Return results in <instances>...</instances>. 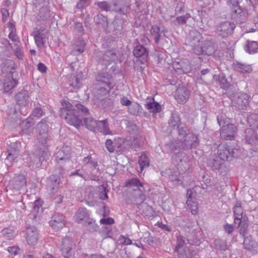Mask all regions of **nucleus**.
<instances>
[{"instance_id": "obj_11", "label": "nucleus", "mask_w": 258, "mask_h": 258, "mask_svg": "<svg viewBox=\"0 0 258 258\" xmlns=\"http://www.w3.org/2000/svg\"><path fill=\"white\" fill-rule=\"evenodd\" d=\"M240 233L243 235L244 237L243 245L244 248L251 252L253 254L258 252L257 242L253 239L251 235L245 236L244 232L240 230Z\"/></svg>"}, {"instance_id": "obj_17", "label": "nucleus", "mask_w": 258, "mask_h": 258, "mask_svg": "<svg viewBox=\"0 0 258 258\" xmlns=\"http://www.w3.org/2000/svg\"><path fill=\"white\" fill-rule=\"evenodd\" d=\"M38 232L35 227L30 226L26 229V240L29 245L35 244L38 239Z\"/></svg>"}, {"instance_id": "obj_20", "label": "nucleus", "mask_w": 258, "mask_h": 258, "mask_svg": "<svg viewBox=\"0 0 258 258\" xmlns=\"http://www.w3.org/2000/svg\"><path fill=\"white\" fill-rule=\"evenodd\" d=\"M145 106L147 110L154 113L160 112L161 110L160 105L155 101L153 97H147Z\"/></svg>"}, {"instance_id": "obj_25", "label": "nucleus", "mask_w": 258, "mask_h": 258, "mask_svg": "<svg viewBox=\"0 0 258 258\" xmlns=\"http://www.w3.org/2000/svg\"><path fill=\"white\" fill-rule=\"evenodd\" d=\"M134 54L136 57H142L141 62L144 63L147 60L148 51L142 45H137L134 49Z\"/></svg>"}, {"instance_id": "obj_34", "label": "nucleus", "mask_w": 258, "mask_h": 258, "mask_svg": "<svg viewBox=\"0 0 258 258\" xmlns=\"http://www.w3.org/2000/svg\"><path fill=\"white\" fill-rule=\"evenodd\" d=\"M1 233L2 235L10 240L14 239L18 235L17 232H16L14 229L11 228L4 229L1 231Z\"/></svg>"}, {"instance_id": "obj_29", "label": "nucleus", "mask_w": 258, "mask_h": 258, "mask_svg": "<svg viewBox=\"0 0 258 258\" xmlns=\"http://www.w3.org/2000/svg\"><path fill=\"white\" fill-rule=\"evenodd\" d=\"M249 97L246 94H241L237 98V104L239 109H244L248 105Z\"/></svg>"}, {"instance_id": "obj_10", "label": "nucleus", "mask_w": 258, "mask_h": 258, "mask_svg": "<svg viewBox=\"0 0 258 258\" xmlns=\"http://www.w3.org/2000/svg\"><path fill=\"white\" fill-rule=\"evenodd\" d=\"M91 124L89 125L90 131H97L103 135H111L112 132L109 130L107 119L97 121L94 119H91Z\"/></svg>"}, {"instance_id": "obj_62", "label": "nucleus", "mask_w": 258, "mask_h": 258, "mask_svg": "<svg viewBox=\"0 0 258 258\" xmlns=\"http://www.w3.org/2000/svg\"><path fill=\"white\" fill-rule=\"evenodd\" d=\"M84 257L85 258H106L105 256L101 255H92L90 256L85 255Z\"/></svg>"}, {"instance_id": "obj_31", "label": "nucleus", "mask_w": 258, "mask_h": 258, "mask_svg": "<svg viewBox=\"0 0 258 258\" xmlns=\"http://www.w3.org/2000/svg\"><path fill=\"white\" fill-rule=\"evenodd\" d=\"M39 162L36 163V167L40 166L42 161L48 159L50 156V154L48 151L47 149L44 147L43 150L41 149H40L39 152Z\"/></svg>"}, {"instance_id": "obj_16", "label": "nucleus", "mask_w": 258, "mask_h": 258, "mask_svg": "<svg viewBox=\"0 0 258 258\" xmlns=\"http://www.w3.org/2000/svg\"><path fill=\"white\" fill-rule=\"evenodd\" d=\"M235 27L234 23L226 21L221 23L217 27V32L219 35L224 37L226 35L231 34Z\"/></svg>"}, {"instance_id": "obj_38", "label": "nucleus", "mask_w": 258, "mask_h": 258, "mask_svg": "<svg viewBox=\"0 0 258 258\" xmlns=\"http://www.w3.org/2000/svg\"><path fill=\"white\" fill-rule=\"evenodd\" d=\"M214 244L215 248L219 250H225L228 248L226 242L220 239H215Z\"/></svg>"}, {"instance_id": "obj_52", "label": "nucleus", "mask_w": 258, "mask_h": 258, "mask_svg": "<svg viewBox=\"0 0 258 258\" xmlns=\"http://www.w3.org/2000/svg\"><path fill=\"white\" fill-rule=\"evenodd\" d=\"M103 58L108 61L113 60L114 59V56L112 51L109 50L107 51L104 55Z\"/></svg>"}, {"instance_id": "obj_54", "label": "nucleus", "mask_w": 258, "mask_h": 258, "mask_svg": "<svg viewBox=\"0 0 258 258\" xmlns=\"http://www.w3.org/2000/svg\"><path fill=\"white\" fill-rule=\"evenodd\" d=\"M114 220L111 218H103L100 220V222L101 224H112L114 223Z\"/></svg>"}, {"instance_id": "obj_55", "label": "nucleus", "mask_w": 258, "mask_h": 258, "mask_svg": "<svg viewBox=\"0 0 258 258\" xmlns=\"http://www.w3.org/2000/svg\"><path fill=\"white\" fill-rule=\"evenodd\" d=\"M224 230L228 234H231L233 231V226L232 225L226 224L224 226Z\"/></svg>"}, {"instance_id": "obj_32", "label": "nucleus", "mask_w": 258, "mask_h": 258, "mask_svg": "<svg viewBox=\"0 0 258 258\" xmlns=\"http://www.w3.org/2000/svg\"><path fill=\"white\" fill-rule=\"evenodd\" d=\"M150 32L151 35L154 37L155 42L158 43L161 37L163 30L161 31L158 26L154 25L152 27Z\"/></svg>"}, {"instance_id": "obj_15", "label": "nucleus", "mask_w": 258, "mask_h": 258, "mask_svg": "<svg viewBox=\"0 0 258 258\" xmlns=\"http://www.w3.org/2000/svg\"><path fill=\"white\" fill-rule=\"evenodd\" d=\"M65 222L64 217L62 214L57 213L54 214L52 217V219L49 221V225L52 229L57 231L65 226Z\"/></svg>"}, {"instance_id": "obj_40", "label": "nucleus", "mask_w": 258, "mask_h": 258, "mask_svg": "<svg viewBox=\"0 0 258 258\" xmlns=\"http://www.w3.org/2000/svg\"><path fill=\"white\" fill-rule=\"evenodd\" d=\"M190 17L189 14L176 17V20L173 21L175 25H181L186 23L187 20Z\"/></svg>"}, {"instance_id": "obj_1", "label": "nucleus", "mask_w": 258, "mask_h": 258, "mask_svg": "<svg viewBox=\"0 0 258 258\" xmlns=\"http://www.w3.org/2000/svg\"><path fill=\"white\" fill-rule=\"evenodd\" d=\"M180 123V119L177 115H172L169 120V124L173 126H177L179 133V136L180 138H183L184 140L182 142L179 141L176 143H171L170 144H167L165 146L168 153L172 154L171 158L173 160L178 162V159L180 162L182 160L180 156L183 153L179 151V149H188L197 147L198 145L199 141L197 136L192 134H187L185 133V130L183 127H179Z\"/></svg>"}, {"instance_id": "obj_64", "label": "nucleus", "mask_w": 258, "mask_h": 258, "mask_svg": "<svg viewBox=\"0 0 258 258\" xmlns=\"http://www.w3.org/2000/svg\"><path fill=\"white\" fill-rule=\"evenodd\" d=\"M43 257V258H55L52 254H49L48 253H46L44 254Z\"/></svg>"}, {"instance_id": "obj_22", "label": "nucleus", "mask_w": 258, "mask_h": 258, "mask_svg": "<svg viewBox=\"0 0 258 258\" xmlns=\"http://www.w3.org/2000/svg\"><path fill=\"white\" fill-rule=\"evenodd\" d=\"M82 75L81 74L72 75L69 78V85L71 88L70 91L79 89L82 85L81 80Z\"/></svg>"}, {"instance_id": "obj_39", "label": "nucleus", "mask_w": 258, "mask_h": 258, "mask_svg": "<svg viewBox=\"0 0 258 258\" xmlns=\"http://www.w3.org/2000/svg\"><path fill=\"white\" fill-rule=\"evenodd\" d=\"M55 157L57 161L66 160L70 158L69 153H64V149L59 150L56 153Z\"/></svg>"}, {"instance_id": "obj_37", "label": "nucleus", "mask_w": 258, "mask_h": 258, "mask_svg": "<svg viewBox=\"0 0 258 258\" xmlns=\"http://www.w3.org/2000/svg\"><path fill=\"white\" fill-rule=\"evenodd\" d=\"M72 175H78L81 177H82V178H83L85 180H87L88 179H91V180H98V177L97 176H95V175H89V174H83L82 173V171L81 170H76L75 172L74 173H72L71 174Z\"/></svg>"}, {"instance_id": "obj_63", "label": "nucleus", "mask_w": 258, "mask_h": 258, "mask_svg": "<svg viewBox=\"0 0 258 258\" xmlns=\"http://www.w3.org/2000/svg\"><path fill=\"white\" fill-rule=\"evenodd\" d=\"M55 202L56 203H60L61 202L62 200V197L61 196H59L54 199Z\"/></svg>"}, {"instance_id": "obj_27", "label": "nucleus", "mask_w": 258, "mask_h": 258, "mask_svg": "<svg viewBox=\"0 0 258 258\" xmlns=\"http://www.w3.org/2000/svg\"><path fill=\"white\" fill-rule=\"evenodd\" d=\"M234 69L240 73H249L251 71V67L250 65L242 63L238 61H235L232 64Z\"/></svg>"}, {"instance_id": "obj_50", "label": "nucleus", "mask_w": 258, "mask_h": 258, "mask_svg": "<svg viewBox=\"0 0 258 258\" xmlns=\"http://www.w3.org/2000/svg\"><path fill=\"white\" fill-rule=\"evenodd\" d=\"M89 4V0H80L77 4V8L79 9H84Z\"/></svg>"}, {"instance_id": "obj_48", "label": "nucleus", "mask_w": 258, "mask_h": 258, "mask_svg": "<svg viewBox=\"0 0 258 258\" xmlns=\"http://www.w3.org/2000/svg\"><path fill=\"white\" fill-rule=\"evenodd\" d=\"M177 245L176 246V250H179L180 248L186 247L184 246L185 240L183 237L179 236L177 239Z\"/></svg>"}, {"instance_id": "obj_59", "label": "nucleus", "mask_w": 258, "mask_h": 258, "mask_svg": "<svg viewBox=\"0 0 258 258\" xmlns=\"http://www.w3.org/2000/svg\"><path fill=\"white\" fill-rule=\"evenodd\" d=\"M16 55L19 59H22L23 57V54L21 52V50L20 48H17L16 49Z\"/></svg>"}, {"instance_id": "obj_47", "label": "nucleus", "mask_w": 258, "mask_h": 258, "mask_svg": "<svg viewBox=\"0 0 258 258\" xmlns=\"http://www.w3.org/2000/svg\"><path fill=\"white\" fill-rule=\"evenodd\" d=\"M105 146L108 151L110 153H112L115 150V147L112 141L110 139H107L106 141Z\"/></svg>"}, {"instance_id": "obj_41", "label": "nucleus", "mask_w": 258, "mask_h": 258, "mask_svg": "<svg viewBox=\"0 0 258 258\" xmlns=\"http://www.w3.org/2000/svg\"><path fill=\"white\" fill-rule=\"evenodd\" d=\"M8 27L10 31L9 34V38L13 41H17L18 38L16 34V30L14 25L12 23H9Z\"/></svg>"}, {"instance_id": "obj_6", "label": "nucleus", "mask_w": 258, "mask_h": 258, "mask_svg": "<svg viewBox=\"0 0 258 258\" xmlns=\"http://www.w3.org/2000/svg\"><path fill=\"white\" fill-rule=\"evenodd\" d=\"M97 85L100 86V91L103 94L108 93L114 84L112 76L106 71L99 72L96 76Z\"/></svg>"}, {"instance_id": "obj_3", "label": "nucleus", "mask_w": 258, "mask_h": 258, "mask_svg": "<svg viewBox=\"0 0 258 258\" xmlns=\"http://www.w3.org/2000/svg\"><path fill=\"white\" fill-rule=\"evenodd\" d=\"M240 151L237 149H232L226 144H220L218 146V157L214 160L213 167L215 169H219L223 161H231L233 157H239Z\"/></svg>"}, {"instance_id": "obj_2", "label": "nucleus", "mask_w": 258, "mask_h": 258, "mask_svg": "<svg viewBox=\"0 0 258 258\" xmlns=\"http://www.w3.org/2000/svg\"><path fill=\"white\" fill-rule=\"evenodd\" d=\"M62 107L60 109V116L66 119L68 123L78 128L80 125L84 124L86 127L90 130L89 127L91 124V117H83L88 113V110L81 104L77 103L75 106H73L68 101L63 100L61 102Z\"/></svg>"}, {"instance_id": "obj_43", "label": "nucleus", "mask_w": 258, "mask_h": 258, "mask_svg": "<svg viewBox=\"0 0 258 258\" xmlns=\"http://www.w3.org/2000/svg\"><path fill=\"white\" fill-rule=\"evenodd\" d=\"M176 251L178 253L179 256L180 258H189L191 255L189 249H188L186 247L183 248H180L179 250Z\"/></svg>"}, {"instance_id": "obj_51", "label": "nucleus", "mask_w": 258, "mask_h": 258, "mask_svg": "<svg viewBox=\"0 0 258 258\" xmlns=\"http://www.w3.org/2000/svg\"><path fill=\"white\" fill-rule=\"evenodd\" d=\"M20 249L19 248V247L16 246L9 247L8 248V251L9 252V253L14 255H17L20 252Z\"/></svg>"}, {"instance_id": "obj_14", "label": "nucleus", "mask_w": 258, "mask_h": 258, "mask_svg": "<svg viewBox=\"0 0 258 258\" xmlns=\"http://www.w3.org/2000/svg\"><path fill=\"white\" fill-rule=\"evenodd\" d=\"M37 128L39 131L37 139L42 145H45L48 139L47 130L48 125L45 122V121L42 120L38 124Z\"/></svg>"}, {"instance_id": "obj_46", "label": "nucleus", "mask_w": 258, "mask_h": 258, "mask_svg": "<svg viewBox=\"0 0 258 258\" xmlns=\"http://www.w3.org/2000/svg\"><path fill=\"white\" fill-rule=\"evenodd\" d=\"M49 180L52 183V189H54L55 187H57L60 182V178L58 177H56L54 175L51 176Z\"/></svg>"}, {"instance_id": "obj_36", "label": "nucleus", "mask_w": 258, "mask_h": 258, "mask_svg": "<svg viewBox=\"0 0 258 258\" xmlns=\"http://www.w3.org/2000/svg\"><path fill=\"white\" fill-rule=\"evenodd\" d=\"M98 6L102 10L106 11H114L117 12L118 11L121 12V9H117L115 8H113V6L109 5L106 2H99L98 3Z\"/></svg>"}, {"instance_id": "obj_23", "label": "nucleus", "mask_w": 258, "mask_h": 258, "mask_svg": "<svg viewBox=\"0 0 258 258\" xmlns=\"http://www.w3.org/2000/svg\"><path fill=\"white\" fill-rule=\"evenodd\" d=\"M16 99L19 105L24 106L27 105L31 101L29 94L27 91H22L18 93L16 96Z\"/></svg>"}, {"instance_id": "obj_33", "label": "nucleus", "mask_w": 258, "mask_h": 258, "mask_svg": "<svg viewBox=\"0 0 258 258\" xmlns=\"http://www.w3.org/2000/svg\"><path fill=\"white\" fill-rule=\"evenodd\" d=\"M139 164L140 167V170L139 171V172H142L144 168L149 167L150 161L146 155L143 154L141 155L139 160Z\"/></svg>"}, {"instance_id": "obj_56", "label": "nucleus", "mask_w": 258, "mask_h": 258, "mask_svg": "<svg viewBox=\"0 0 258 258\" xmlns=\"http://www.w3.org/2000/svg\"><path fill=\"white\" fill-rule=\"evenodd\" d=\"M120 103L122 105L129 106L131 104V101L126 97H123L120 100Z\"/></svg>"}, {"instance_id": "obj_42", "label": "nucleus", "mask_w": 258, "mask_h": 258, "mask_svg": "<svg viewBox=\"0 0 258 258\" xmlns=\"http://www.w3.org/2000/svg\"><path fill=\"white\" fill-rule=\"evenodd\" d=\"M83 161L84 163L87 164L89 167H93L94 169H96L98 166L97 162L96 161L92 160L91 155H88V156L84 158Z\"/></svg>"}, {"instance_id": "obj_49", "label": "nucleus", "mask_w": 258, "mask_h": 258, "mask_svg": "<svg viewBox=\"0 0 258 258\" xmlns=\"http://www.w3.org/2000/svg\"><path fill=\"white\" fill-rule=\"evenodd\" d=\"M227 4L229 6H232L235 9V13H237L238 10L241 12L240 9H238V0H227Z\"/></svg>"}, {"instance_id": "obj_26", "label": "nucleus", "mask_w": 258, "mask_h": 258, "mask_svg": "<svg viewBox=\"0 0 258 258\" xmlns=\"http://www.w3.org/2000/svg\"><path fill=\"white\" fill-rule=\"evenodd\" d=\"M233 212L234 215V224L237 225L238 227L241 222L242 218L243 209L241 207V203L239 202H237L233 209Z\"/></svg>"}, {"instance_id": "obj_24", "label": "nucleus", "mask_w": 258, "mask_h": 258, "mask_svg": "<svg viewBox=\"0 0 258 258\" xmlns=\"http://www.w3.org/2000/svg\"><path fill=\"white\" fill-rule=\"evenodd\" d=\"M72 241L69 237L64 238L62 241L60 248L63 256L69 257L71 255Z\"/></svg>"}, {"instance_id": "obj_28", "label": "nucleus", "mask_w": 258, "mask_h": 258, "mask_svg": "<svg viewBox=\"0 0 258 258\" xmlns=\"http://www.w3.org/2000/svg\"><path fill=\"white\" fill-rule=\"evenodd\" d=\"M33 208L29 216V218L34 219L36 218L39 209L42 205V201L40 200H36L34 203H31Z\"/></svg>"}, {"instance_id": "obj_4", "label": "nucleus", "mask_w": 258, "mask_h": 258, "mask_svg": "<svg viewBox=\"0 0 258 258\" xmlns=\"http://www.w3.org/2000/svg\"><path fill=\"white\" fill-rule=\"evenodd\" d=\"M217 121L219 125L221 126V137L226 140H232L235 136L236 128L233 124L230 123V119L224 115H221L217 116Z\"/></svg>"}, {"instance_id": "obj_53", "label": "nucleus", "mask_w": 258, "mask_h": 258, "mask_svg": "<svg viewBox=\"0 0 258 258\" xmlns=\"http://www.w3.org/2000/svg\"><path fill=\"white\" fill-rule=\"evenodd\" d=\"M43 114V111L40 108H35L32 112V115L34 117L39 118L42 116Z\"/></svg>"}, {"instance_id": "obj_9", "label": "nucleus", "mask_w": 258, "mask_h": 258, "mask_svg": "<svg viewBox=\"0 0 258 258\" xmlns=\"http://www.w3.org/2000/svg\"><path fill=\"white\" fill-rule=\"evenodd\" d=\"M125 186L129 190H134L138 192L137 204L144 202L145 199V196L143 194L144 187L143 184L138 178H133L128 180L125 182Z\"/></svg>"}, {"instance_id": "obj_21", "label": "nucleus", "mask_w": 258, "mask_h": 258, "mask_svg": "<svg viewBox=\"0 0 258 258\" xmlns=\"http://www.w3.org/2000/svg\"><path fill=\"white\" fill-rule=\"evenodd\" d=\"M26 173L25 171H22L21 174L15 177L14 180L12 181L14 185V188L19 190L22 187L25 186L26 184Z\"/></svg>"}, {"instance_id": "obj_13", "label": "nucleus", "mask_w": 258, "mask_h": 258, "mask_svg": "<svg viewBox=\"0 0 258 258\" xmlns=\"http://www.w3.org/2000/svg\"><path fill=\"white\" fill-rule=\"evenodd\" d=\"M33 33L36 45L38 47L42 48L48 39V32L36 28Z\"/></svg>"}, {"instance_id": "obj_30", "label": "nucleus", "mask_w": 258, "mask_h": 258, "mask_svg": "<svg viewBox=\"0 0 258 258\" xmlns=\"http://www.w3.org/2000/svg\"><path fill=\"white\" fill-rule=\"evenodd\" d=\"M244 49L249 54L255 53L257 52L258 43L256 41H247Z\"/></svg>"}, {"instance_id": "obj_61", "label": "nucleus", "mask_w": 258, "mask_h": 258, "mask_svg": "<svg viewBox=\"0 0 258 258\" xmlns=\"http://www.w3.org/2000/svg\"><path fill=\"white\" fill-rule=\"evenodd\" d=\"M99 198L102 200H105L108 198L107 194L105 190H104V191L102 193H100L99 195Z\"/></svg>"}, {"instance_id": "obj_58", "label": "nucleus", "mask_w": 258, "mask_h": 258, "mask_svg": "<svg viewBox=\"0 0 258 258\" xmlns=\"http://www.w3.org/2000/svg\"><path fill=\"white\" fill-rule=\"evenodd\" d=\"M38 70L41 73H45L46 71V66L42 63L39 62L37 66Z\"/></svg>"}, {"instance_id": "obj_12", "label": "nucleus", "mask_w": 258, "mask_h": 258, "mask_svg": "<svg viewBox=\"0 0 258 258\" xmlns=\"http://www.w3.org/2000/svg\"><path fill=\"white\" fill-rule=\"evenodd\" d=\"M196 34L197 38L194 39L192 41V44L195 45L192 49L194 53L198 55L202 54H205L208 55L212 54L214 52L213 48L212 47H209L208 51L205 50L202 46L203 44L202 42L198 38V37L200 36V33L196 32Z\"/></svg>"}, {"instance_id": "obj_44", "label": "nucleus", "mask_w": 258, "mask_h": 258, "mask_svg": "<svg viewBox=\"0 0 258 258\" xmlns=\"http://www.w3.org/2000/svg\"><path fill=\"white\" fill-rule=\"evenodd\" d=\"M9 145V148L7 150H13V153H18L19 154V151L21 146L20 142L16 141L15 142H11L9 145L8 143H7Z\"/></svg>"}, {"instance_id": "obj_8", "label": "nucleus", "mask_w": 258, "mask_h": 258, "mask_svg": "<svg viewBox=\"0 0 258 258\" xmlns=\"http://www.w3.org/2000/svg\"><path fill=\"white\" fill-rule=\"evenodd\" d=\"M90 212L85 208H80L76 212L75 216V220L77 223H84L85 225H90L92 228H90L91 231H95L98 226L95 223V221L90 217Z\"/></svg>"}, {"instance_id": "obj_45", "label": "nucleus", "mask_w": 258, "mask_h": 258, "mask_svg": "<svg viewBox=\"0 0 258 258\" xmlns=\"http://www.w3.org/2000/svg\"><path fill=\"white\" fill-rule=\"evenodd\" d=\"M8 155L6 158V161H9L10 164L15 160L18 157V153H13V150H7Z\"/></svg>"}, {"instance_id": "obj_7", "label": "nucleus", "mask_w": 258, "mask_h": 258, "mask_svg": "<svg viewBox=\"0 0 258 258\" xmlns=\"http://www.w3.org/2000/svg\"><path fill=\"white\" fill-rule=\"evenodd\" d=\"M8 64V67L5 68L3 67V69L7 72H10V73L5 77L3 80V89L6 93H11L12 90L18 84L17 81L14 79L11 72V69L14 67V63L12 60H7L6 64Z\"/></svg>"}, {"instance_id": "obj_5", "label": "nucleus", "mask_w": 258, "mask_h": 258, "mask_svg": "<svg viewBox=\"0 0 258 258\" xmlns=\"http://www.w3.org/2000/svg\"><path fill=\"white\" fill-rule=\"evenodd\" d=\"M247 122L252 128H247L245 131V140L250 145H254L258 150V137L253 128H258V115L252 114L247 117Z\"/></svg>"}, {"instance_id": "obj_18", "label": "nucleus", "mask_w": 258, "mask_h": 258, "mask_svg": "<svg viewBox=\"0 0 258 258\" xmlns=\"http://www.w3.org/2000/svg\"><path fill=\"white\" fill-rule=\"evenodd\" d=\"M189 92L185 87H178L176 91L175 98L179 103H185L189 98Z\"/></svg>"}, {"instance_id": "obj_60", "label": "nucleus", "mask_w": 258, "mask_h": 258, "mask_svg": "<svg viewBox=\"0 0 258 258\" xmlns=\"http://www.w3.org/2000/svg\"><path fill=\"white\" fill-rule=\"evenodd\" d=\"M122 239H123L122 243L124 244H125V245H128V244H131L132 243L131 240L130 238H128V237H125L124 236H122Z\"/></svg>"}, {"instance_id": "obj_35", "label": "nucleus", "mask_w": 258, "mask_h": 258, "mask_svg": "<svg viewBox=\"0 0 258 258\" xmlns=\"http://www.w3.org/2000/svg\"><path fill=\"white\" fill-rule=\"evenodd\" d=\"M172 65L173 68L175 71L178 72L181 70L184 73L189 72L192 69L190 64L189 63H188V64L186 67H185L183 64H181L180 63L176 61L174 62Z\"/></svg>"}, {"instance_id": "obj_19", "label": "nucleus", "mask_w": 258, "mask_h": 258, "mask_svg": "<svg viewBox=\"0 0 258 258\" xmlns=\"http://www.w3.org/2000/svg\"><path fill=\"white\" fill-rule=\"evenodd\" d=\"M193 192L191 189H188L187 190V200L186 204L188 208L191 211L192 214L196 215L198 213V206L196 200L192 196Z\"/></svg>"}, {"instance_id": "obj_57", "label": "nucleus", "mask_w": 258, "mask_h": 258, "mask_svg": "<svg viewBox=\"0 0 258 258\" xmlns=\"http://www.w3.org/2000/svg\"><path fill=\"white\" fill-rule=\"evenodd\" d=\"M157 225L161 229L167 230L168 231H171V228L167 225L164 224L161 222H157Z\"/></svg>"}]
</instances>
